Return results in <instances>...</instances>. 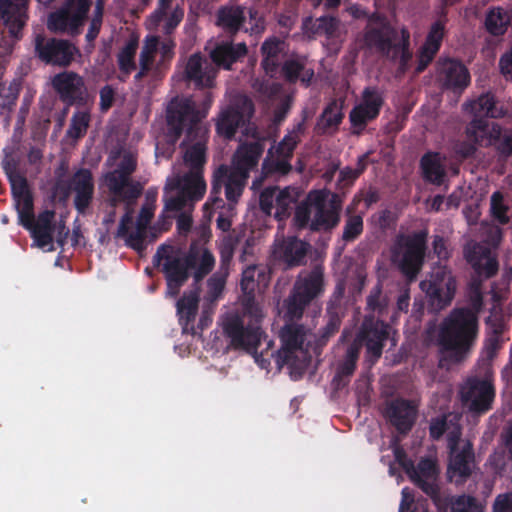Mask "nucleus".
<instances>
[{
  "label": "nucleus",
  "mask_w": 512,
  "mask_h": 512,
  "mask_svg": "<svg viewBox=\"0 0 512 512\" xmlns=\"http://www.w3.org/2000/svg\"><path fill=\"white\" fill-rule=\"evenodd\" d=\"M91 5V0H65L56 11L50 13L48 29L55 33L78 35L87 19Z\"/></svg>",
  "instance_id": "nucleus-9"
},
{
  "label": "nucleus",
  "mask_w": 512,
  "mask_h": 512,
  "mask_svg": "<svg viewBox=\"0 0 512 512\" xmlns=\"http://www.w3.org/2000/svg\"><path fill=\"white\" fill-rule=\"evenodd\" d=\"M338 27L339 19L330 15H324L315 20L306 18L303 22L304 30L312 36H326L330 38L335 35Z\"/></svg>",
  "instance_id": "nucleus-38"
},
{
  "label": "nucleus",
  "mask_w": 512,
  "mask_h": 512,
  "mask_svg": "<svg viewBox=\"0 0 512 512\" xmlns=\"http://www.w3.org/2000/svg\"><path fill=\"white\" fill-rule=\"evenodd\" d=\"M60 101L66 106L85 107L89 103V92L84 78L74 71L57 73L51 80Z\"/></svg>",
  "instance_id": "nucleus-14"
},
{
  "label": "nucleus",
  "mask_w": 512,
  "mask_h": 512,
  "mask_svg": "<svg viewBox=\"0 0 512 512\" xmlns=\"http://www.w3.org/2000/svg\"><path fill=\"white\" fill-rule=\"evenodd\" d=\"M426 229L411 234L400 233L391 246V261L409 281L417 278L423 268L427 250Z\"/></svg>",
  "instance_id": "nucleus-5"
},
{
  "label": "nucleus",
  "mask_w": 512,
  "mask_h": 512,
  "mask_svg": "<svg viewBox=\"0 0 512 512\" xmlns=\"http://www.w3.org/2000/svg\"><path fill=\"white\" fill-rule=\"evenodd\" d=\"M343 295L344 289L340 286H337L331 295L327 307H326V317L327 319H343L345 316V307L343 305Z\"/></svg>",
  "instance_id": "nucleus-58"
},
{
  "label": "nucleus",
  "mask_w": 512,
  "mask_h": 512,
  "mask_svg": "<svg viewBox=\"0 0 512 512\" xmlns=\"http://www.w3.org/2000/svg\"><path fill=\"white\" fill-rule=\"evenodd\" d=\"M490 251L478 243L467 245L464 249V258L474 270H478L483 259Z\"/></svg>",
  "instance_id": "nucleus-61"
},
{
  "label": "nucleus",
  "mask_w": 512,
  "mask_h": 512,
  "mask_svg": "<svg viewBox=\"0 0 512 512\" xmlns=\"http://www.w3.org/2000/svg\"><path fill=\"white\" fill-rule=\"evenodd\" d=\"M159 47V40L156 36H149L145 39L144 46L142 47L139 59V65L145 66L150 70H153L156 75L158 72H155L154 62H155V54Z\"/></svg>",
  "instance_id": "nucleus-56"
},
{
  "label": "nucleus",
  "mask_w": 512,
  "mask_h": 512,
  "mask_svg": "<svg viewBox=\"0 0 512 512\" xmlns=\"http://www.w3.org/2000/svg\"><path fill=\"white\" fill-rule=\"evenodd\" d=\"M218 70L199 53L191 55L186 63L184 78L193 83L196 88H212Z\"/></svg>",
  "instance_id": "nucleus-25"
},
{
  "label": "nucleus",
  "mask_w": 512,
  "mask_h": 512,
  "mask_svg": "<svg viewBox=\"0 0 512 512\" xmlns=\"http://www.w3.org/2000/svg\"><path fill=\"white\" fill-rule=\"evenodd\" d=\"M325 292L324 269L316 265L310 270H301L293 287L284 301V318L288 321L300 320L306 308Z\"/></svg>",
  "instance_id": "nucleus-3"
},
{
  "label": "nucleus",
  "mask_w": 512,
  "mask_h": 512,
  "mask_svg": "<svg viewBox=\"0 0 512 512\" xmlns=\"http://www.w3.org/2000/svg\"><path fill=\"white\" fill-rule=\"evenodd\" d=\"M253 113L254 104L251 99L246 96L236 99L219 112L215 123L217 134L224 139H232Z\"/></svg>",
  "instance_id": "nucleus-13"
},
{
  "label": "nucleus",
  "mask_w": 512,
  "mask_h": 512,
  "mask_svg": "<svg viewBox=\"0 0 512 512\" xmlns=\"http://www.w3.org/2000/svg\"><path fill=\"white\" fill-rule=\"evenodd\" d=\"M246 23H248V26H245V32L249 31L250 33L257 34L265 29L264 17L256 7H246Z\"/></svg>",
  "instance_id": "nucleus-63"
},
{
  "label": "nucleus",
  "mask_w": 512,
  "mask_h": 512,
  "mask_svg": "<svg viewBox=\"0 0 512 512\" xmlns=\"http://www.w3.org/2000/svg\"><path fill=\"white\" fill-rule=\"evenodd\" d=\"M474 118L469 123L466 134L480 146H488L493 140L501 136V126L497 123L490 125L487 118L503 117L505 112L497 105L495 96L490 93H483L477 99L468 104Z\"/></svg>",
  "instance_id": "nucleus-6"
},
{
  "label": "nucleus",
  "mask_w": 512,
  "mask_h": 512,
  "mask_svg": "<svg viewBox=\"0 0 512 512\" xmlns=\"http://www.w3.org/2000/svg\"><path fill=\"white\" fill-rule=\"evenodd\" d=\"M360 355V345L353 341L346 349L343 360L339 363L337 370L343 375L352 376L357 367V361Z\"/></svg>",
  "instance_id": "nucleus-52"
},
{
  "label": "nucleus",
  "mask_w": 512,
  "mask_h": 512,
  "mask_svg": "<svg viewBox=\"0 0 512 512\" xmlns=\"http://www.w3.org/2000/svg\"><path fill=\"white\" fill-rule=\"evenodd\" d=\"M14 207L18 214L19 225L29 224V218L34 216V197L32 191L13 198Z\"/></svg>",
  "instance_id": "nucleus-49"
},
{
  "label": "nucleus",
  "mask_w": 512,
  "mask_h": 512,
  "mask_svg": "<svg viewBox=\"0 0 512 512\" xmlns=\"http://www.w3.org/2000/svg\"><path fill=\"white\" fill-rule=\"evenodd\" d=\"M162 260H164L162 271L165 274L167 286L182 287L190 274L180 261V257L166 254V249L162 245L153 256V264L159 266Z\"/></svg>",
  "instance_id": "nucleus-28"
},
{
  "label": "nucleus",
  "mask_w": 512,
  "mask_h": 512,
  "mask_svg": "<svg viewBox=\"0 0 512 512\" xmlns=\"http://www.w3.org/2000/svg\"><path fill=\"white\" fill-rule=\"evenodd\" d=\"M264 152V144L260 141L244 143L236 150L229 168L241 177L249 178Z\"/></svg>",
  "instance_id": "nucleus-26"
},
{
  "label": "nucleus",
  "mask_w": 512,
  "mask_h": 512,
  "mask_svg": "<svg viewBox=\"0 0 512 512\" xmlns=\"http://www.w3.org/2000/svg\"><path fill=\"white\" fill-rule=\"evenodd\" d=\"M237 244H238L237 237L229 236L222 241V243L219 247V255H220L219 270L229 272V266L232 261Z\"/></svg>",
  "instance_id": "nucleus-60"
},
{
  "label": "nucleus",
  "mask_w": 512,
  "mask_h": 512,
  "mask_svg": "<svg viewBox=\"0 0 512 512\" xmlns=\"http://www.w3.org/2000/svg\"><path fill=\"white\" fill-rule=\"evenodd\" d=\"M399 512H430L427 499L420 498L414 501L413 494L408 488L402 490V500L399 506Z\"/></svg>",
  "instance_id": "nucleus-59"
},
{
  "label": "nucleus",
  "mask_w": 512,
  "mask_h": 512,
  "mask_svg": "<svg viewBox=\"0 0 512 512\" xmlns=\"http://www.w3.org/2000/svg\"><path fill=\"white\" fill-rule=\"evenodd\" d=\"M3 69L0 68V108L11 111L16 105L20 92V82L13 80L6 85L2 82Z\"/></svg>",
  "instance_id": "nucleus-47"
},
{
  "label": "nucleus",
  "mask_w": 512,
  "mask_h": 512,
  "mask_svg": "<svg viewBox=\"0 0 512 512\" xmlns=\"http://www.w3.org/2000/svg\"><path fill=\"white\" fill-rule=\"evenodd\" d=\"M199 304V294L197 291H190L184 293L183 296L177 301V314L179 322L185 330L188 325L193 324Z\"/></svg>",
  "instance_id": "nucleus-40"
},
{
  "label": "nucleus",
  "mask_w": 512,
  "mask_h": 512,
  "mask_svg": "<svg viewBox=\"0 0 512 512\" xmlns=\"http://www.w3.org/2000/svg\"><path fill=\"white\" fill-rule=\"evenodd\" d=\"M247 53V45L244 42L235 44L232 41H220L216 43L209 56L217 70H231L232 65L243 59Z\"/></svg>",
  "instance_id": "nucleus-29"
},
{
  "label": "nucleus",
  "mask_w": 512,
  "mask_h": 512,
  "mask_svg": "<svg viewBox=\"0 0 512 512\" xmlns=\"http://www.w3.org/2000/svg\"><path fill=\"white\" fill-rule=\"evenodd\" d=\"M285 46V42L276 36L269 37L262 43L261 54L263 59L261 65L267 74L272 75L277 72Z\"/></svg>",
  "instance_id": "nucleus-35"
},
{
  "label": "nucleus",
  "mask_w": 512,
  "mask_h": 512,
  "mask_svg": "<svg viewBox=\"0 0 512 512\" xmlns=\"http://www.w3.org/2000/svg\"><path fill=\"white\" fill-rule=\"evenodd\" d=\"M511 11L501 7H490L485 15V30L494 37H500L506 34L511 25Z\"/></svg>",
  "instance_id": "nucleus-36"
},
{
  "label": "nucleus",
  "mask_w": 512,
  "mask_h": 512,
  "mask_svg": "<svg viewBox=\"0 0 512 512\" xmlns=\"http://www.w3.org/2000/svg\"><path fill=\"white\" fill-rule=\"evenodd\" d=\"M388 337L389 325L369 314L364 317L354 341H357L360 347L365 346L367 354L377 361L383 353Z\"/></svg>",
  "instance_id": "nucleus-17"
},
{
  "label": "nucleus",
  "mask_w": 512,
  "mask_h": 512,
  "mask_svg": "<svg viewBox=\"0 0 512 512\" xmlns=\"http://www.w3.org/2000/svg\"><path fill=\"white\" fill-rule=\"evenodd\" d=\"M378 114L372 112L360 103L352 108L349 113V121L353 127L352 133L360 135L365 130L367 124L378 118Z\"/></svg>",
  "instance_id": "nucleus-44"
},
{
  "label": "nucleus",
  "mask_w": 512,
  "mask_h": 512,
  "mask_svg": "<svg viewBox=\"0 0 512 512\" xmlns=\"http://www.w3.org/2000/svg\"><path fill=\"white\" fill-rule=\"evenodd\" d=\"M353 208H347V219L343 228L342 239L345 242H352L363 232V217L359 214H351Z\"/></svg>",
  "instance_id": "nucleus-50"
},
{
  "label": "nucleus",
  "mask_w": 512,
  "mask_h": 512,
  "mask_svg": "<svg viewBox=\"0 0 512 512\" xmlns=\"http://www.w3.org/2000/svg\"><path fill=\"white\" fill-rule=\"evenodd\" d=\"M103 14L104 2L102 0H97L94 14L85 36L87 41V50H92L94 48V41L98 37L101 30Z\"/></svg>",
  "instance_id": "nucleus-51"
},
{
  "label": "nucleus",
  "mask_w": 512,
  "mask_h": 512,
  "mask_svg": "<svg viewBox=\"0 0 512 512\" xmlns=\"http://www.w3.org/2000/svg\"><path fill=\"white\" fill-rule=\"evenodd\" d=\"M436 78L445 90L461 93L470 84V73L459 60L439 58L436 64Z\"/></svg>",
  "instance_id": "nucleus-21"
},
{
  "label": "nucleus",
  "mask_w": 512,
  "mask_h": 512,
  "mask_svg": "<svg viewBox=\"0 0 512 512\" xmlns=\"http://www.w3.org/2000/svg\"><path fill=\"white\" fill-rule=\"evenodd\" d=\"M257 268L250 266L245 269L242 273L241 289L243 291V297L241 299V307L246 308V304L251 306L261 307L260 304L255 300V290L258 287V283L255 280Z\"/></svg>",
  "instance_id": "nucleus-41"
},
{
  "label": "nucleus",
  "mask_w": 512,
  "mask_h": 512,
  "mask_svg": "<svg viewBox=\"0 0 512 512\" xmlns=\"http://www.w3.org/2000/svg\"><path fill=\"white\" fill-rule=\"evenodd\" d=\"M509 207L504 203V196L500 191H495L490 198V211L492 217L501 225L510 222L508 216Z\"/></svg>",
  "instance_id": "nucleus-54"
},
{
  "label": "nucleus",
  "mask_w": 512,
  "mask_h": 512,
  "mask_svg": "<svg viewBox=\"0 0 512 512\" xmlns=\"http://www.w3.org/2000/svg\"><path fill=\"white\" fill-rule=\"evenodd\" d=\"M229 272L218 270L207 281L208 295L212 300L217 299L223 292Z\"/></svg>",
  "instance_id": "nucleus-64"
},
{
  "label": "nucleus",
  "mask_w": 512,
  "mask_h": 512,
  "mask_svg": "<svg viewBox=\"0 0 512 512\" xmlns=\"http://www.w3.org/2000/svg\"><path fill=\"white\" fill-rule=\"evenodd\" d=\"M479 334V320L466 309H452L439 326L437 345L454 363L472 351Z\"/></svg>",
  "instance_id": "nucleus-1"
},
{
  "label": "nucleus",
  "mask_w": 512,
  "mask_h": 512,
  "mask_svg": "<svg viewBox=\"0 0 512 512\" xmlns=\"http://www.w3.org/2000/svg\"><path fill=\"white\" fill-rule=\"evenodd\" d=\"M216 24L227 35H236L245 28L246 7L241 5L221 6L216 14Z\"/></svg>",
  "instance_id": "nucleus-31"
},
{
  "label": "nucleus",
  "mask_w": 512,
  "mask_h": 512,
  "mask_svg": "<svg viewBox=\"0 0 512 512\" xmlns=\"http://www.w3.org/2000/svg\"><path fill=\"white\" fill-rule=\"evenodd\" d=\"M280 331L281 348L276 352V364L279 368L288 366L291 369L297 367L298 357L296 353L302 351L306 336V329L301 324L288 321Z\"/></svg>",
  "instance_id": "nucleus-16"
},
{
  "label": "nucleus",
  "mask_w": 512,
  "mask_h": 512,
  "mask_svg": "<svg viewBox=\"0 0 512 512\" xmlns=\"http://www.w3.org/2000/svg\"><path fill=\"white\" fill-rule=\"evenodd\" d=\"M485 324L487 332L503 335L506 323L503 307L499 303L493 304L489 316L485 319Z\"/></svg>",
  "instance_id": "nucleus-53"
},
{
  "label": "nucleus",
  "mask_w": 512,
  "mask_h": 512,
  "mask_svg": "<svg viewBox=\"0 0 512 512\" xmlns=\"http://www.w3.org/2000/svg\"><path fill=\"white\" fill-rule=\"evenodd\" d=\"M439 469L431 458H422L415 465V474H411L410 480L433 501L437 508L446 504V499L441 493L438 483Z\"/></svg>",
  "instance_id": "nucleus-20"
},
{
  "label": "nucleus",
  "mask_w": 512,
  "mask_h": 512,
  "mask_svg": "<svg viewBox=\"0 0 512 512\" xmlns=\"http://www.w3.org/2000/svg\"><path fill=\"white\" fill-rule=\"evenodd\" d=\"M241 311L228 315L223 322V334L233 349L257 352L263 331L264 318L262 307L246 304Z\"/></svg>",
  "instance_id": "nucleus-2"
},
{
  "label": "nucleus",
  "mask_w": 512,
  "mask_h": 512,
  "mask_svg": "<svg viewBox=\"0 0 512 512\" xmlns=\"http://www.w3.org/2000/svg\"><path fill=\"white\" fill-rule=\"evenodd\" d=\"M316 208L313 219L309 228L313 232L330 231L340 222V207L335 203L326 206L324 199L318 197L314 201Z\"/></svg>",
  "instance_id": "nucleus-33"
},
{
  "label": "nucleus",
  "mask_w": 512,
  "mask_h": 512,
  "mask_svg": "<svg viewBox=\"0 0 512 512\" xmlns=\"http://www.w3.org/2000/svg\"><path fill=\"white\" fill-rule=\"evenodd\" d=\"M342 104L337 100H331L317 119L315 132L318 135H333L339 130L344 119Z\"/></svg>",
  "instance_id": "nucleus-34"
},
{
  "label": "nucleus",
  "mask_w": 512,
  "mask_h": 512,
  "mask_svg": "<svg viewBox=\"0 0 512 512\" xmlns=\"http://www.w3.org/2000/svg\"><path fill=\"white\" fill-rule=\"evenodd\" d=\"M135 169L136 161L131 157H124L118 168L106 175V185L112 195V207H116L121 202L126 203L128 207L141 195L143 190L141 184L130 179Z\"/></svg>",
  "instance_id": "nucleus-8"
},
{
  "label": "nucleus",
  "mask_w": 512,
  "mask_h": 512,
  "mask_svg": "<svg viewBox=\"0 0 512 512\" xmlns=\"http://www.w3.org/2000/svg\"><path fill=\"white\" fill-rule=\"evenodd\" d=\"M180 191L190 204L201 200L206 192V182L203 178V173L195 171L185 175Z\"/></svg>",
  "instance_id": "nucleus-39"
},
{
  "label": "nucleus",
  "mask_w": 512,
  "mask_h": 512,
  "mask_svg": "<svg viewBox=\"0 0 512 512\" xmlns=\"http://www.w3.org/2000/svg\"><path fill=\"white\" fill-rule=\"evenodd\" d=\"M360 104L380 115L384 105L383 93L377 87L368 86L362 92Z\"/></svg>",
  "instance_id": "nucleus-55"
},
{
  "label": "nucleus",
  "mask_w": 512,
  "mask_h": 512,
  "mask_svg": "<svg viewBox=\"0 0 512 512\" xmlns=\"http://www.w3.org/2000/svg\"><path fill=\"white\" fill-rule=\"evenodd\" d=\"M57 189L61 190L65 197L70 191L74 192V207L79 214L85 215L94 198L92 172L87 168H80L72 175L66 186L58 182Z\"/></svg>",
  "instance_id": "nucleus-18"
},
{
  "label": "nucleus",
  "mask_w": 512,
  "mask_h": 512,
  "mask_svg": "<svg viewBox=\"0 0 512 512\" xmlns=\"http://www.w3.org/2000/svg\"><path fill=\"white\" fill-rule=\"evenodd\" d=\"M445 156L435 151H428L420 158L419 167L422 178L425 182L441 186L446 178V169L444 165Z\"/></svg>",
  "instance_id": "nucleus-32"
},
{
  "label": "nucleus",
  "mask_w": 512,
  "mask_h": 512,
  "mask_svg": "<svg viewBox=\"0 0 512 512\" xmlns=\"http://www.w3.org/2000/svg\"><path fill=\"white\" fill-rule=\"evenodd\" d=\"M447 13L445 9L440 10L439 18L430 26L423 45L438 51L440 50L446 33Z\"/></svg>",
  "instance_id": "nucleus-42"
},
{
  "label": "nucleus",
  "mask_w": 512,
  "mask_h": 512,
  "mask_svg": "<svg viewBox=\"0 0 512 512\" xmlns=\"http://www.w3.org/2000/svg\"><path fill=\"white\" fill-rule=\"evenodd\" d=\"M304 70V60L299 58H291L286 60L281 68L283 77L289 83H296L301 72Z\"/></svg>",
  "instance_id": "nucleus-62"
},
{
  "label": "nucleus",
  "mask_w": 512,
  "mask_h": 512,
  "mask_svg": "<svg viewBox=\"0 0 512 512\" xmlns=\"http://www.w3.org/2000/svg\"><path fill=\"white\" fill-rule=\"evenodd\" d=\"M460 399L464 407L474 417L489 412L495 400V387L487 379L468 378L460 388Z\"/></svg>",
  "instance_id": "nucleus-12"
},
{
  "label": "nucleus",
  "mask_w": 512,
  "mask_h": 512,
  "mask_svg": "<svg viewBox=\"0 0 512 512\" xmlns=\"http://www.w3.org/2000/svg\"><path fill=\"white\" fill-rule=\"evenodd\" d=\"M446 499V504L441 508L450 505L451 512H482V506L478 503L477 499L470 495H459Z\"/></svg>",
  "instance_id": "nucleus-48"
},
{
  "label": "nucleus",
  "mask_w": 512,
  "mask_h": 512,
  "mask_svg": "<svg viewBox=\"0 0 512 512\" xmlns=\"http://www.w3.org/2000/svg\"><path fill=\"white\" fill-rule=\"evenodd\" d=\"M417 406L413 401L396 398L387 403L384 416L398 434L406 436L417 420Z\"/></svg>",
  "instance_id": "nucleus-24"
},
{
  "label": "nucleus",
  "mask_w": 512,
  "mask_h": 512,
  "mask_svg": "<svg viewBox=\"0 0 512 512\" xmlns=\"http://www.w3.org/2000/svg\"><path fill=\"white\" fill-rule=\"evenodd\" d=\"M388 308V298L383 294V286L378 282L366 298V309L378 316H383Z\"/></svg>",
  "instance_id": "nucleus-45"
},
{
  "label": "nucleus",
  "mask_w": 512,
  "mask_h": 512,
  "mask_svg": "<svg viewBox=\"0 0 512 512\" xmlns=\"http://www.w3.org/2000/svg\"><path fill=\"white\" fill-rule=\"evenodd\" d=\"M138 49V39L130 38L117 55L118 67L121 73L131 74L136 69L135 55Z\"/></svg>",
  "instance_id": "nucleus-43"
},
{
  "label": "nucleus",
  "mask_w": 512,
  "mask_h": 512,
  "mask_svg": "<svg viewBox=\"0 0 512 512\" xmlns=\"http://www.w3.org/2000/svg\"><path fill=\"white\" fill-rule=\"evenodd\" d=\"M29 0H0V26L10 38L19 41L29 20Z\"/></svg>",
  "instance_id": "nucleus-19"
},
{
  "label": "nucleus",
  "mask_w": 512,
  "mask_h": 512,
  "mask_svg": "<svg viewBox=\"0 0 512 512\" xmlns=\"http://www.w3.org/2000/svg\"><path fill=\"white\" fill-rule=\"evenodd\" d=\"M212 102V95L207 92L201 103V108H197L195 103L188 98H176L169 103L166 121L168 136L172 139L173 144L181 137L186 126L207 127L202 123V119L206 118Z\"/></svg>",
  "instance_id": "nucleus-7"
},
{
  "label": "nucleus",
  "mask_w": 512,
  "mask_h": 512,
  "mask_svg": "<svg viewBox=\"0 0 512 512\" xmlns=\"http://www.w3.org/2000/svg\"><path fill=\"white\" fill-rule=\"evenodd\" d=\"M398 31L392 25L366 27L365 44L382 56L398 62V71L405 73L410 66L412 52L410 51V33L401 29V39L397 42Z\"/></svg>",
  "instance_id": "nucleus-4"
},
{
  "label": "nucleus",
  "mask_w": 512,
  "mask_h": 512,
  "mask_svg": "<svg viewBox=\"0 0 512 512\" xmlns=\"http://www.w3.org/2000/svg\"><path fill=\"white\" fill-rule=\"evenodd\" d=\"M272 149L268 150V154L262 162L261 175L252 182L253 189L260 187L265 178L273 175H286L292 169L291 158L285 156L274 157Z\"/></svg>",
  "instance_id": "nucleus-37"
},
{
  "label": "nucleus",
  "mask_w": 512,
  "mask_h": 512,
  "mask_svg": "<svg viewBox=\"0 0 512 512\" xmlns=\"http://www.w3.org/2000/svg\"><path fill=\"white\" fill-rule=\"evenodd\" d=\"M310 244L296 236L284 238L274 249V256L288 268L298 267L306 263Z\"/></svg>",
  "instance_id": "nucleus-27"
},
{
  "label": "nucleus",
  "mask_w": 512,
  "mask_h": 512,
  "mask_svg": "<svg viewBox=\"0 0 512 512\" xmlns=\"http://www.w3.org/2000/svg\"><path fill=\"white\" fill-rule=\"evenodd\" d=\"M247 180V178L231 172L229 166L225 164L220 165L213 174L210 196L204 207H211L214 210L225 207V202L220 197L223 186L225 187V196L229 206L237 203L243 193Z\"/></svg>",
  "instance_id": "nucleus-10"
},
{
  "label": "nucleus",
  "mask_w": 512,
  "mask_h": 512,
  "mask_svg": "<svg viewBox=\"0 0 512 512\" xmlns=\"http://www.w3.org/2000/svg\"><path fill=\"white\" fill-rule=\"evenodd\" d=\"M91 115L89 111H76L70 120L66 135L73 140H79L87 133Z\"/></svg>",
  "instance_id": "nucleus-46"
},
{
  "label": "nucleus",
  "mask_w": 512,
  "mask_h": 512,
  "mask_svg": "<svg viewBox=\"0 0 512 512\" xmlns=\"http://www.w3.org/2000/svg\"><path fill=\"white\" fill-rule=\"evenodd\" d=\"M184 130H186V136L183 144H190L185 151L184 161L190 167V172L201 171L203 173V167L207 161L209 129L208 127L186 126Z\"/></svg>",
  "instance_id": "nucleus-23"
},
{
  "label": "nucleus",
  "mask_w": 512,
  "mask_h": 512,
  "mask_svg": "<svg viewBox=\"0 0 512 512\" xmlns=\"http://www.w3.org/2000/svg\"><path fill=\"white\" fill-rule=\"evenodd\" d=\"M77 52L78 49L68 40L46 38L41 34L35 38V54L46 64L67 67Z\"/></svg>",
  "instance_id": "nucleus-15"
},
{
  "label": "nucleus",
  "mask_w": 512,
  "mask_h": 512,
  "mask_svg": "<svg viewBox=\"0 0 512 512\" xmlns=\"http://www.w3.org/2000/svg\"><path fill=\"white\" fill-rule=\"evenodd\" d=\"M55 212L46 209L38 214L37 217L32 216L29 218V224L22 225L31 234L36 245L40 248H45L53 242V233L55 225L53 220Z\"/></svg>",
  "instance_id": "nucleus-30"
},
{
  "label": "nucleus",
  "mask_w": 512,
  "mask_h": 512,
  "mask_svg": "<svg viewBox=\"0 0 512 512\" xmlns=\"http://www.w3.org/2000/svg\"><path fill=\"white\" fill-rule=\"evenodd\" d=\"M450 457L448 464V478L451 482H455L457 485L463 484L471 476L475 454L473 445L470 441L463 444L461 449H457V442L450 440Z\"/></svg>",
  "instance_id": "nucleus-22"
},
{
  "label": "nucleus",
  "mask_w": 512,
  "mask_h": 512,
  "mask_svg": "<svg viewBox=\"0 0 512 512\" xmlns=\"http://www.w3.org/2000/svg\"><path fill=\"white\" fill-rule=\"evenodd\" d=\"M420 287L429 298L432 310L440 311L451 304L456 291V281L446 265H438L432 269L430 278L420 283Z\"/></svg>",
  "instance_id": "nucleus-11"
},
{
  "label": "nucleus",
  "mask_w": 512,
  "mask_h": 512,
  "mask_svg": "<svg viewBox=\"0 0 512 512\" xmlns=\"http://www.w3.org/2000/svg\"><path fill=\"white\" fill-rule=\"evenodd\" d=\"M294 203L295 200L288 188L278 191L274 205L275 218L278 220H284L288 218L291 214L292 205Z\"/></svg>",
  "instance_id": "nucleus-57"
}]
</instances>
